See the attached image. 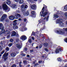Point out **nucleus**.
<instances>
[{
	"label": "nucleus",
	"instance_id": "f257e3e1",
	"mask_svg": "<svg viewBox=\"0 0 67 67\" xmlns=\"http://www.w3.org/2000/svg\"><path fill=\"white\" fill-rule=\"evenodd\" d=\"M24 5L23 4L21 6V10L23 12V14L24 15H29V12H26L24 11Z\"/></svg>",
	"mask_w": 67,
	"mask_h": 67
},
{
	"label": "nucleus",
	"instance_id": "f03ea898",
	"mask_svg": "<svg viewBox=\"0 0 67 67\" xmlns=\"http://www.w3.org/2000/svg\"><path fill=\"white\" fill-rule=\"evenodd\" d=\"M63 19L61 18L57 20L56 22L57 23H59V25L60 26H64V24L63 23Z\"/></svg>",
	"mask_w": 67,
	"mask_h": 67
},
{
	"label": "nucleus",
	"instance_id": "7ed1b4c3",
	"mask_svg": "<svg viewBox=\"0 0 67 67\" xmlns=\"http://www.w3.org/2000/svg\"><path fill=\"white\" fill-rule=\"evenodd\" d=\"M9 55V53H6L5 52L3 55V57L4 58V60L5 61L8 58V57H7V56Z\"/></svg>",
	"mask_w": 67,
	"mask_h": 67
},
{
	"label": "nucleus",
	"instance_id": "20e7f679",
	"mask_svg": "<svg viewBox=\"0 0 67 67\" xmlns=\"http://www.w3.org/2000/svg\"><path fill=\"white\" fill-rule=\"evenodd\" d=\"M57 32L58 34H61V35L64 34H65V32L63 31H62V30H60L59 31L58 30H57Z\"/></svg>",
	"mask_w": 67,
	"mask_h": 67
},
{
	"label": "nucleus",
	"instance_id": "39448f33",
	"mask_svg": "<svg viewBox=\"0 0 67 67\" xmlns=\"http://www.w3.org/2000/svg\"><path fill=\"white\" fill-rule=\"evenodd\" d=\"M30 7L32 10H35L36 9V5L34 4L31 5Z\"/></svg>",
	"mask_w": 67,
	"mask_h": 67
},
{
	"label": "nucleus",
	"instance_id": "423d86ee",
	"mask_svg": "<svg viewBox=\"0 0 67 67\" xmlns=\"http://www.w3.org/2000/svg\"><path fill=\"white\" fill-rule=\"evenodd\" d=\"M3 8L4 10H7L8 9V7L6 4H4L3 5Z\"/></svg>",
	"mask_w": 67,
	"mask_h": 67
},
{
	"label": "nucleus",
	"instance_id": "0eeeda50",
	"mask_svg": "<svg viewBox=\"0 0 67 67\" xmlns=\"http://www.w3.org/2000/svg\"><path fill=\"white\" fill-rule=\"evenodd\" d=\"M20 38L23 41H25V40H26V38H27L26 36L24 35L22 36Z\"/></svg>",
	"mask_w": 67,
	"mask_h": 67
},
{
	"label": "nucleus",
	"instance_id": "6e6552de",
	"mask_svg": "<svg viewBox=\"0 0 67 67\" xmlns=\"http://www.w3.org/2000/svg\"><path fill=\"white\" fill-rule=\"evenodd\" d=\"M20 16H21V15L20 14H17L14 17L16 19H18L20 18Z\"/></svg>",
	"mask_w": 67,
	"mask_h": 67
},
{
	"label": "nucleus",
	"instance_id": "1a4fd4ad",
	"mask_svg": "<svg viewBox=\"0 0 67 67\" xmlns=\"http://www.w3.org/2000/svg\"><path fill=\"white\" fill-rule=\"evenodd\" d=\"M9 19L10 20H14L15 18L13 16H10L9 17Z\"/></svg>",
	"mask_w": 67,
	"mask_h": 67
},
{
	"label": "nucleus",
	"instance_id": "9d476101",
	"mask_svg": "<svg viewBox=\"0 0 67 67\" xmlns=\"http://www.w3.org/2000/svg\"><path fill=\"white\" fill-rule=\"evenodd\" d=\"M62 50V48H59L58 49V48H57L55 51V53H58L59 52V51H61Z\"/></svg>",
	"mask_w": 67,
	"mask_h": 67
},
{
	"label": "nucleus",
	"instance_id": "9b49d317",
	"mask_svg": "<svg viewBox=\"0 0 67 67\" xmlns=\"http://www.w3.org/2000/svg\"><path fill=\"white\" fill-rule=\"evenodd\" d=\"M42 14H41V15H43V17H45V16L47 14V12H46L44 13V11H43L42 12Z\"/></svg>",
	"mask_w": 67,
	"mask_h": 67
},
{
	"label": "nucleus",
	"instance_id": "f8f14e48",
	"mask_svg": "<svg viewBox=\"0 0 67 67\" xmlns=\"http://www.w3.org/2000/svg\"><path fill=\"white\" fill-rule=\"evenodd\" d=\"M4 27L2 25V24L0 23V30H3L4 29Z\"/></svg>",
	"mask_w": 67,
	"mask_h": 67
},
{
	"label": "nucleus",
	"instance_id": "ddd939ff",
	"mask_svg": "<svg viewBox=\"0 0 67 67\" xmlns=\"http://www.w3.org/2000/svg\"><path fill=\"white\" fill-rule=\"evenodd\" d=\"M6 3L7 4L10 5L11 4V1L9 0H7L6 1Z\"/></svg>",
	"mask_w": 67,
	"mask_h": 67
},
{
	"label": "nucleus",
	"instance_id": "4468645a",
	"mask_svg": "<svg viewBox=\"0 0 67 67\" xmlns=\"http://www.w3.org/2000/svg\"><path fill=\"white\" fill-rule=\"evenodd\" d=\"M5 32V30L4 29L2 30V32H0V35H1L3 33H4Z\"/></svg>",
	"mask_w": 67,
	"mask_h": 67
},
{
	"label": "nucleus",
	"instance_id": "2eb2a0df",
	"mask_svg": "<svg viewBox=\"0 0 67 67\" xmlns=\"http://www.w3.org/2000/svg\"><path fill=\"white\" fill-rule=\"evenodd\" d=\"M16 46H17L18 48H21V46L20 44H16Z\"/></svg>",
	"mask_w": 67,
	"mask_h": 67
},
{
	"label": "nucleus",
	"instance_id": "dca6fc26",
	"mask_svg": "<svg viewBox=\"0 0 67 67\" xmlns=\"http://www.w3.org/2000/svg\"><path fill=\"white\" fill-rule=\"evenodd\" d=\"M16 35V32L15 31H13L12 32V36H15Z\"/></svg>",
	"mask_w": 67,
	"mask_h": 67
},
{
	"label": "nucleus",
	"instance_id": "f3484780",
	"mask_svg": "<svg viewBox=\"0 0 67 67\" xmlns=\"http://www.w3.org/2000/svg\"><path fill=\"white\" fill-rule=\"evenodd\" d=\"M15 55H16V53H12L10 55L11 57H14Z\"/></svg>",
	"mask_w": 67,
	"mask_h": 67
},
{
	"label": "nucleus",
	"instance_id": "a211bd4d",
	"mask_svg": "<svg viewBox=\"0 0 67 67\" xmlns=\"http://www.w3.org/2000/svg\"><path fill=\"white\" fill-rule=\"evenodd\" d=\"M12 7L13 9H15L16 8V5L15 4H13V5Z\"/></svg>",
	"mask_w": 67,
	"mask_h": 67
},
{
	"label": "nucleus",
	"instance_id": "6ab92c4d",
	"mask_svg": "<svg viewBox=\"0 0 67 67\" xmlns=\"http://www.w3.org/2000/svg\"><path fill=\"white\" fill-rule=\"evenodd\" d=\"M2 17H3L4 19H5L7 17V15L5 14H3L2 16Z\"/></svg>",
	"mask_w": 67,
	"mask_h": 67
},
{
	"label": "nucleus",
	"instance_id": "aec40b11",
	"mask_svg": "<svg viewBox=\"0 0 67 67\" xmlns=\"http://www.w3.org/2000/svg\"><path fill=\"white\" fill-rule=\"evenodd\" d=\"M16 20H15L14 21V22L13 24V25H14V26L16 25V24H17V23H16Z\"/></svg>",
	"mask_w": 67,
	"mask_h": 67
},
{
	"label": "nucleus",
	"instance_id": "412c9836",
	"mask_svg": "<svg viewBox=\"0 0 67 67\" xmlns=\"http://www.w3.org/2000/svg\"><path fill=\"white\" fill-rule=\"evenodd\" d=\"M13 28L14 29H18L19 27L16 25L14 26H13Z\"/></svg>",
	"mask_w": 67,
	"mask_h": 67
},
{
	"label": "nucleus",
	"instance_id": "4be33fe9",
	"mask_svg": "<svg viewBox=\"0 0 67 67\" xmlns=\"http://www.w3.org/2000/svg\"><path fill=\"white\" fill-rule=\"evenodd\" d=\"M23 0H19V3L20 4H22L23 3Z\"/></svg>",
	"mask_w": 67,
	"mask_h": 67
},
{
	"label": "nucleus",
	"instance_id": "5701e85b",
	"mask_svg": "<svg viewBox=\"0 0 67 67\" xmlns=\"http://www.w3.org/2000/svg\"><path fill=\"white\" fill-rule=\"evenodd\" d=\"M64 11H67V5L65 6L64 8Z\"/></svg>",
	"mask_w": 67,
	"mask_h": 67
},
{
	"label": "nucleus",
	"instance_id": "b1692460",
	"mask_svg": "<svg viewBox=\"0 0 67 67\" xmlns=\"http://www.w3.org/2000/svg\"><path fill=\"white\" fill-rule=\"evenodd\" d=\"M5 22H7V23H8V22H9V20L8 19H6L5 20Z\"/></svg>",
	"mask_w": 67,
	"mask_h": 67
},
{
	"label": "nucleus",
	"instance_id": "393cba45",
	"mask_svg": "<svg viewBox=\"0 0 67 67\" xmlns=\"http://www.w3.org/2000/svg\"><path fill=\"white\" fill-rule=\"evenodd\" d=\"M54 18H58V16L56 14H54Z\"/></svg>",
	"mask_w": 67,
	"mask_h": 67
},
{
	"label": "nucleus",
	"instance_id": "a878e982",
	"mask_svg": "<svg viewBox=\"0 0 67 67\" xmlns=\"http://www.w3.org/2000/svg\"><path fill=\"white\" fill-rule=\"evenodd\" d=\"M12 45H13V43H10L8 44V46L9 47H11Z\"/></svg>",
	"mask_w": 67,
	"mask_h": 67
},
{
	"label": "nucleus",
	"instance_id": "bb28decb",
	"mask_svg": "<svg viewBox=\"0 0 67 67\" xmlns=\"http://www.w3.org/2000/svg\"><path fill=\"white\" fill-rule=\"evenodd\" d=\"M5 50L6 51H9V48L8 47H6Z\"/></svg>",
	"mask_w": 67,
	"mask_h": 67
},
{
	"label": "nucleus",
	"instance_id": "cd10ccee",
	"mask_svg": "<svg viewBox=\"0 0 67 67\" xmlns=\"http://www.w3.org/2000/svg\"><path fill=\"white\" fill-rule=\"evenodd\" d=\"M4 19L2 16L1 18V21H3L4 20Z\"/></svg>",
	"mask_w": 67,
	"mask_h": 67
},
{
	"label": "nucleus",
	"instance_id": "c85d7f7f",
	"mask_svg": "<svg viewBox=\"0 0 67 67\" xmlns=\"http://www.w3.org/2000/svg\"><path fill=\"white\" fill-rule=\"evenodd\" d=\"M48 44L47 43H45L44 44L45 47H47L48 46Z\"/></svg>",
	"mask_w": 67,
	"mask_h": 67
},
{
	"label": "nucleus",
	"instance_id": "c756f323",
	"mask_svg": "<svg viewBox=\"0 0 67 67\" xmlns=\"http://www.w3.org/2000/svg\"><path fill=\"white\" fill-rule=\"evenodd\" d=\"M19 41H20V40H19V39L18 38H16V42L17 43H18V42H19Z\"/></svg>",
	"mask_w": 67,
	"mask_h": 67
},
{
	"label": "nucleus",
	"instance_id": "7c9ffc66",
	"mask_svg": "<svg viewBox=\"0 0 67 67\" xmlns=\"http://www.w3.org/2000/svg\"><path fill=\"white\" fill-rule=\"evenodd\" d=\"M19 30L20 31H23V29L22 28L20 27L19 29Z\"/></svg>",
	"mask_w": 67,
	"mask_h": 67
},
{
	"label": "nucleus",
	"instance_id": "2f4dec72",
	"mask_svg": "<svg viewBox=\"0 0 67 67\" xmlns=\"http://www.w3.org/2000/svg\"><path fill=\"white\" fill-rule=\"evenodd\" d=\"M8 34H9L10 33V31H8V30H7L6 31Z\"/></svg>",
	"mask_w": 67,
	"mask_h": 67
},
{
	"label": "nucleus",
	"instance_id": "473e14b6",
	"mask_svg": "<svg viewBox=\"0 0 67 67\" xmlns=\"http://www.w3.org/2000/svg\"><path fill=\"white\" fill-rule=\"evenodd\" d=\"M10 41L11 43H12L13 41V40L12 39H11L10 40Z\"/></svg>",
	"mask_w": 67,
	"mask_h": 67
},
{
	"label": "nucleus",
	"instance_id": "72a5a7b5",
	"mask_svg": "<svg viewBox=\"0 0 67 67\" xmlns=\"http://www.w3.org/2000/svg\"><path fill=\"white\" fill-rule=\"evenodd\" d=\"M57 60H58V61H61V58H58L57 59Z\"/></svg>",
	"mask_w": 67,
	"mask_h": 67
},
{
	"label": "nucleus",
	"instance_id": "f704fd0d",
	"mask_svg": "<svg viewBox=\"0 0 67 67\" xmlns=\"http://www.w3.org/2000/svg\"><path fill=\"white\" fill-rule=\"evenodd\" d=\"M16 67V66L15 64H13V65L11 67Z\"/></svg>",
	"mask_w": 67,
	"mask_h": 67
},
{
	"label": "nucleus",
	"instance_id": "c9c22d12",
	"mask_svg": "<svg viewBox=\"0 0 67 67\" xmlns=\"http://www.w3.org/2000/svg\"><path fill=\"white\" fill-rule=\"evenodd\" d=\"M35 11H32L31 12V13L32 14H35Z\"/></svg>",
	"mask_w": 67,
	"mask_h": 67
},
{
	"label": "nucleus",
	"instance_id": "e433bc0d",
	"mask_svg": "<svg viewBox=\"0 0 67 67\" xmlns=\"http://www.w3.org/2000/svg\"><path fill=\"white\" fill-rule=\"evenodd\" d=\"M23 30H27V28H26L25 27H23Z\"/></svg>",
	"mask_w": 67,
	"mask_h": 67
},
{
	"label": "nucleus",
	"instance_id": "4c0bfd02",
	"mask_svg": "<svg viewBox=\"0 0 67 67\" xmlns=\"http://www.w3.org/2000/svg\"><path fill=\"white\" fill-rule=\"evenodd\" d=\"M24 8L25 9H27L28 8V6L27 5H25Z\"/></svg>",
	"mask_w": 67,
	"mask_h": 67
},
{
	"label": "nucleus",
	"instance_id": "58836bf2",
	"mask_svg": "<svg viewBox=\"0 0 67 67\" xmlns=\"http://www.w3.org/2000/svg\"><path fill=\"white\" fill-rule=\"evenodd\" d=\"M65 15L66 18H67V12L65 13Z\"/></svg>",
	"mask_w": 67,
	"mask_h": 67
},
{
	"label": "nucleus",
	"instance_id": "ea45409f",
	"mask_svg": "<svg viewBox=\"0 0 67 67\" xmlns=\"http://www.w3.org/2000/svg\"><path fill=\"white\" fill-rule=\"evenodd\" d=\"M21 55L22 56H25L26 55L25 54L23 53H22Z\"/></svg>",
	"mask_w": 67,
	"mask_h": 67
},
{
	"label": "nucleus",
	"instance_id": "a19ab883",
	"mask_svg": "<svg viewBox=\"0 0 67 67\" xmlns=\"http://www.w3.org/2000/svg\"><path fill=\"white\" fill-rule=\"evenodd\" d=\"M4 53V50H3L1 53V54H3V53Z\"/></svg>",
	"mask_w": 67,
	"mask_h": 67
},
{
	"label": "nucleus",
	"instance_id": "79ce46f5",
	"mask_svg": "<svg viewBox=\"0 0 67 67\" xmlns=\"http://www.w3.org/2000/svg\"><path fill=\"white\" fill-rule=\"evenodd\" d=\"M42 44H41L39 46V48H42Z\"/></svg>",
	"mask_w": 67,
	"mask_h": 67
},
{
	"label": "nucleus",
	"instance_id": "37998d69",
	"mask_svg": "<svg viewBox=\"0 0 67 67\" xmlns=\"http://www.w3.org/2000/svg\"><path fill=\"white\" fill-rule=\"evenodd\" d=\"M7 38H8V39H9V38H10V35H8L7 36Z\"/></svg>",
	"mask_w": 67,
	"mask_h": 67
},
{
	"label": "nucleus",
	"instance_id": "c03bdc74",
	"mask_svg": "<svg viewBox=\"0 0 67 67\" xmlns=\"http://www.w3.org/2000/svg\"><path fill=\"white\" fill-rule=\"evenodd\" d=\"M44 49L45 51H46V52H48V49L46 48H45Z\"/></svg>",
	"mask_w": 67,
	"mask_h": 67
},
{
	"label": "nucleus",
	"instance_id": "a18cd8bd",
	"mask_svg": "<svg viewBox=\"0 0 67 67\" xmlns=\"http://www.w3.org/2000/svg\"><path fill=\"white\" fill-rule=\"evenodd\" d=\"M16 11L17 12H18V13H20V12L19 10H17Z\"/></svg>",
	"mask_w": 67,
	"mask_h": 67
},
{
	"label": "nucleus",
	"instance_id": "49530a36",
	"mask_svg": "<svg viewBox=\"0 0 67 67\" xmlns=\"http://www.w3.org/2000/svg\"><path fill=\"white\" fill-rule=\"evenodd\" d=\"M23 63L24 64H26V63H27V62L26 61H23Z\"/></svg>",
	"mask_w": 67,
	"mask_h": 67
},
{
	"label": "nucleus",
	"instance_id": "de8ad7c7",
	"mask_svg": "<svg viewBox=\"0 0 67 67\" xmlns=\"http://www.w3.org/2000/svg\"><path fill=\"white\" fill-rule=\"evenodd\" d=\"M5 25L6 27H7V26H8V24H5Z\"/></svg>",
	"mask_w": 67,
	"mask_h": 67
},
{
	"label": "nucleus",
	"instance_id": "09e8293b",
	"mask_svg": "<svg viewBox=\"0 0 67 67\" xmlns=\"http://www.w3.org/2000/svg\"><path fill=\"white\" fill-rule=\"evenodd\" d=\"M29 41L30 43H31V42H32V40H31V39H29Z\"/></svg>",
	"mask_w": 67,
	"mask_h": 67
},
{
	"label": "nucleus",
	"instance_id": "8fccbe9b",
	"mask_svg": "<svg viewBox=\"0 0 67 67\" xmlns=\"http://www.w3.org/2000/svg\"><path fill=\"white\" fill-rule=\"evenodd\" d=\"M67 28H64L63 29V30L64 31H66Z\"/></svg>",
	"mask_w": 67,
	"mask_h": 67
},
{
	"label": "nucleus",
	"instance_id": "3c124183",
	"mask_svg": "<svg viewBox=\"0 0 67 67\" xmlns=\"http://www.w3.org/2000/svg\"><path fill=\"white\" fill-rule=\"evenodd\" d=\"M49 18V16H48L46 18V20L47 21H48V18Z\"/></svg>",
	"mask_w": 67,
	"mask_h": 67
},
{
	"label": "nucleus",
	"instance_id": "603ef678",
	"mask_svg": "<svg viewBox=\"0 0 67 67\" xmlns=\"http://www.w3.org/2000/svg\"><path fill=\"white\" fill-rule=\"evenodd\" d=\"M24 21L25 22H26V18L24 19Z\"/></svg>",
	"mask_w": 67,
	"mask_h": 67
},
{
	"label": "nucleus",
	"instance_id": "864d4df0",
	"mask_svg": "<svg viewBox=\"0 0 67 67\" xmlns=\"http://www.w3.org/2000/svg\"><path fill=\"white\" fill-rule=\"evenodd\" d=\"M32 38L33 40H34L35 38L34 37H32Z\"/></svg>",
	"mask_w": 67,
	"mask_h": 67
},
{
	"label": "nucleus",
	"instance_id": "5fc2aeb1",
	"mask_svg": "<svg viewBox=\"0 0 67 67\" xmlns=\"http://www.w3.org/2000/svg\"><path fill=\"white\" fill-rule=\"evenodd\" d=\"M2 48H1V47H0V51H2Z\"/></svg>",
	"mask_w": 67,
	"mask_h": 67
},
{
	"label": "nucleus",
	"instance_id": "6e6d98bb",
	"mask_svg": "<svg viewBox=\"0 0 67 67\" xmlns=\"http://www.w3.org/2000/svg\"><path fill=\"white\" fill-rule=\"evenodd\" d=\"M15 2H17L19 1V0H15Z\"/></svg>",
	"mask_w": 67,
	"mask_h": 67
},
{
	"label": "nucleus",
	"instance_id": "4d7b16f0",
	"mask_svg": "<svg viewBox=\"0 0 67 67\" xmlns=\"http://www.w3.org/2000/svg\"><path fill=\"white\" fill-rule=\"evenodd\" d=\"M42 61H40L38 62V63H39V64H40V63H42Z\"/></svg>",
	"mask_w": 67,
	"mask_h": 67
},
{
	"label": "nucleus",
	"instance_id": "13d9d810",
	"mask_svg": "<svg viewBox=\"0 0 67 67\" xmlns=\"http://www.w3.org/2000/svg\"><path fill=\"white\" fill-rule=\"evenodd\" d=\"M30 52H33V51H34V50H30Z\"/></svg>",
	"mask_w": 67,
	"mask_h": 67
},
{
	"label": "nucleus",
	"instance_id": "bf43d9fd",
	"mask_svg": "<svg viewBox=\"0 0 67 67\" xmlns=\"http://www.w3.org/2000/svg\"><path fill=\"white\" fill-rule=\"evenodd\" d=\"M21 18H19L18 19L19 21H21Z\"/></svg>",
	"mask_w": 67,
	"mask_h": 67
},
{
	"label": "nucleus",
	"instance_id": "052dcab7",
	"mask_svg": "<svg viewBox=\"0 0 67 67\" xmlns=\"http://www.w3.org/2000/svg\"><path fill=\"white\" fill-rule=\"evenodd\" d=\"M25 50L26 51H27V48H25Z\"/></svg>",
	"mask_w": 67,
	"mask_h": 67
},
{
	"label": "nucleus",
	"instance_id": "680f3d73",
	"mask_svg": "<svg viewBox=\"0 0 67 67\" xmlns=\"http://www.w3.org/2000/svg\"><path fill=\"white\" fill-rule=\"evenodd\" d=\"M37 65H38V64L37 63H36L35 65V66H37Z\"/></svg>",
	"mask_w": 67,
	"mask_h": 67
},
{
	"label": "nucleus",
	"instance_id": "e2e57ef3",
	"mask_svg": "<svg viewBox=\"0 0 67 67\" xmlns=\"http://www.w3.org/2000/svg\"><path fill=\"white\" fill-rule=\"evenodd\" d=\"M32 34H34V35H35V33H34V32H32Z\"/></svg>",
	"mask_w": 67,
	"mask_h": 67
},
{
	"label": "nucleus",
	"instance_id": "0e129e2a",
	"mask_svg": "<svg viewBox=\"0 0 67 67\" xmlns=\"http://www.w3.org/2000/svg\"><path fill=\"white\" fill-rule=\"evenodd\" d=\"M16 35L17 37H19V34H17Z\"/></svg>",
	"mask_w": 67,
	"mask_h": 67
},
{
	"label": "nucleus",
	"instance_id": "69168bd1",
	"mask_svg": "<svg viewBox=\"0 0 67 67\" xmlns=\"http://www.w3.org/2000/svg\"><path fill=\"white\" fill-rule=\"evenodd\" d=\"M27 56L28 57H30V55H27Z\"/></svg>",
	"mask_w": 67,
	"mask_h": 67
},
{
	"label": "nucleus",
	"instance_id": "338daca9",
	"mask_svg": "<svg viewBox=\"0 0 67 67\" xmlns=\"http://www.w3.org/2000/svg\"><path fill=\"white\" fill-rule=\"evenodd\" d=\"M2 9V6H0V9Z\"/></svg>",
	"mask_w": 67,
	"mask_h": 67
},
{
	"label": "nucleus",
	"instance_id": "774afa93",
	"mask_svg": "<svg viewBox=\"0 0 67 67\" xmlns=\"http://www.w3.org/2000/svg\"><path fill=\"white\" fill-rule=\"evenodd\" d=\"M32 63L33 64H35V61H34Z\"/></svg>",
	"mask_w": 67,
	"mask_h": 67
}]
</instances>
